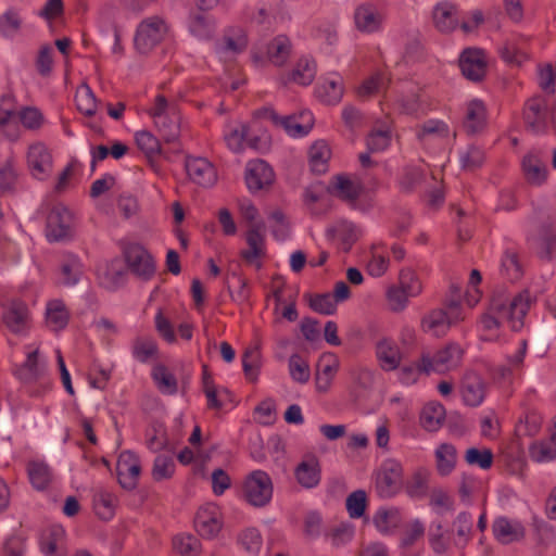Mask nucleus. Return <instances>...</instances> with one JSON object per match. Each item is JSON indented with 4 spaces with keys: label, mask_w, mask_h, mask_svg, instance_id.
<instances>
[{
    "label": "nucleus",
    "mask_w": 556,
    "mask_h": 556,
    "mask_svg": "<svg viewBox=\"0 0 556 556\" xmlns=\"http://www.w3.org/2000/svg\"><path fill=\"white\" fill-rule=\"evenodd\" d=\"M530 303L531 299L528 291L520 292L514 298L504 294L494 295L480 319V338L484 341L500 339L505 323L515 331L521 329Z\"/></svg>",
    "instance_id": "1"
},
{
    "label": "nucleus",
    "mask_w": 556,
    "mask_h": 556,
    "mask_svg": "<svg viewBox=\"0 0 556 556\" xmlns=\"http://www.w3.org/2000/svg\"><path fill=\"white\" fill-rule=\"evenodd\" d=\"M169 35L170 27L164 17L160 15L148 16L136 28L135 48L139 53L147 54L167 39Z\"/></svg>",
    "instance_id": "2"
},
{
    "label": "nucleus",
    "mask_w": 556,
    "mask_h": 556,
    "mask_svg": "<svg viewBox=\"0 0 556 556\" xmlns=\"http://www.w3.org/2000/svg\"><path fill=\"white\" fill-rule=\"evenodd\" d=\"M150 115L166 142L176 141L181 134L180 115L175 103L157 96L150 109Z\"/></svg>",
    "instance_id": "3"
},
{
    "label": "nucleus",
    "mask_w": 556,
    "mask_h": 556,
    "mask_svg": "<svg viewBox=\"0 0 556 556\" xmlns=\"http://www.w3.org/2000/svg\"><path fill=\"white\" fill-rule=\"evenodd\" d=\"M452 294H460V289L453 288ZM464 319L460 302L453 298L447 304L446 309H433L428 313L421 320V328L425 332L441 337L447 332L450 327Z\"/></svg>",
    "instance_id": "4"
},
{
    "label": "nucleus",
    "mask_w": 556,
    "mask_h": 556,
    "mask_svg": "<svg viewBox=\"0 0 556 556\" xmlns=\"http://www.w3.org/2000/svg\"><path fill=\"white\" fill-rule=\"evenodd\" d=\"M424 97L417 83L405 81L395 86L391 94L384 96V103L395 111L413 115L424 111Z\"/></svg>",
    "instance_id": "5"
},
{
    "label": "nucleus",
    "mask_w": 556,
    "mask_h": 556,
    "mask_svg": "<svg viewBox=\"0 0 556 556\" xmlns=\"http://www.w3.org/2000/svg\"><path fill=\"white\" fill-rule=\"evenodd\" d=\"M243 495L252 506L267 505L273 497V482L269 475L263 470L252 471L243 483Z\"/></svg>",
    "instance_id": "6"
},
{
    "label": "nucleus",
    "mask_w": 556,
    "mask_h": 556,
    "mask_svg": "<svg viewBox=\"0 0 556 556\" xmlns=\"http://www.w3.org/2000/svg\"><path fill=\"white\" fill-rule=\"evenodd\" d=\"M264 116L275 125L282 127L293 138L305 137L314 125V117L309 111H301L296 114L281 116L273 110H266Z\"/></svg>",
    "instance_id": "7"
},
{
    "label": "nucleus",
    "mask_w": 556,
    "mask_h": 556,
    "mask_svg": "<svg viewBox=\"0 0 556 556\" xmlns=\"http://www.w3.org/2000/svg\"><path fill=\"white\" fill-rule=\"evenodd\" d=\"M403 467L395 459L386 460L376 478V489L380 496L392 497L403 488Z\"/></svg>",
    "instance_id": "8"
},
{
    "label": "nucleus",
    "mask_w": 556,
    "mask_h": 556,
    "mask_svg": "<svg viewBox=\"0 0 556 556\" xmlns=\"http://www.w3.org/2000/svg\"><path fill=\"white\" fill-rule=\"evenodd\" d=\"M248 248L240 252L242 260L255 266L262 267V258L266 256V236L263 224L250 225L245 232Z\"/></svg>",
    "instance_id": "9"
},
{
    "label": "nucleus",
    "mask_w": 556,
    "mask_h": 556,
    "mask_svg": "<svg viewBox=\"0 0 556 556\" xmlns=\"http://www.w3.org/2000/svg\"><path fill=\"white\" fill-rule=\"evenodd\" d=\"M128 268L142 279H150L155 273V263L151 254L139 243H128L124 248Z\"/></svg>",
    "instance_id": "10"
},
{
    "label": "nucleus",
    "mask_w": 556,
    "mask_h": 556,
    "mask_svg": "<svg viewBox=\"0 0 556 556\" xmlns=\"http://www.w3.org/2000/svg\"><path fill=\"white\" fill-rule=\"evenodd\" d=\"M71 227L72 214L68 208L61 203L54 204L47 216V239L50 242L63 240L70 236Z\"/></svg>",
    "instance_id": "11"
},
{
    "label": "nucleus",
    "mask_w": 556,
    "mask_h": 556,
    "mask_svg": "<svg viewBox=\"0 0 556 556\" xmlns=\"http://www.w3.org/2000/svg\"><path fill=\"white\" fill-rule=\"evenodd\" d=\"M27 165L30 174L38 180L47 179L53 167L52 155L48 147L40 141L34 142L27 150Z\"/></svg>",
    "instance_id": "12"
},
{
    "label": "nucleus",
    "mask_w": 556,
    "mask_h": 556,
    "mask_svg": "<svg viewBox=\"0 0 556 556\" xmlns=\"http://www.w3.org/2000/svg\"><path fill=\"white\" fill-rule=\"evenodd\" d=\"M222 527V513L216 504L207 503L199 508L194 518V528L202 538H215L220 532Z\"/></svg>",
    "instance_id": "13"
},
{
    "label": "nucleus",
    "mask_w": 556,
    "mask_h": 556,
    "mask_svg": "<svg viewBox=\"0 0 556 556\" xmlns=\"http://www.w3.org/2000/svg\"><path fill=\"white\" fill-rule=\"evenodd\" d=\"M290 54V41L285 36H278L266 47H255L252 55L255 63L269 62L274 65H282Z\"/></svg>",
    "instance_id": "14"
},
{
    "label": "nucleus",
    "mask_w": 556,
    "mask_h": 556,
    "mask_svg": "<svg viewBox=\"0 0 556 556\" xmlns=\"http://www.w3.org/2000/svg\"><path fill=\"white\" fill-rule=\"evenodd\" d=\"M428 353V368L430 372L444 374L446 371L455 369L462 361L463 350L456 343H450L444 348L438 350L434 354Z\"/></svg>",
    "instance_id": "15"
},
{
    "label": "nucleus",
    "mask_w": 556,
    "mask_h": 556,
    "mask_svg": "<svg viewBox=\"0 0 556 556\" xmlns=\"http://www.w3.org/2000/svg\"><path fill=\"white\" fill-rule=\"evenodd\" d=\"M185 169L188 178L201 187H211L217 179L215 166L205 157L187 156Z\"/></svg>",
    "instance_id": "16"
},
{
    "label": "nucleus",
    "mask_w": 556,
    "mask_h": 556,
    "mask_svg": "<svg viewBox=\"0 0 556 556\" xmlns=\"http://www.w3.org/2000/svg\"><path fill=\"white\" fill-rule=\"evenodd\" d=\"M375 355L379 367L383 371H393L400 368L403 359V352L399 343L389 337L377 340Z\"/></svg>",
    "instance_id": "17"
},
{
    "label": "nucleus",
    "mask_w": 556,
    "mask_h": 556,
    "mask_svg": "<svg viewBox=\"0 0 556 556\" xmlns=\"http://www.w3.org/2000/svg\"><path fill=\"white\" fill-rule=\"evenodd\" d=\"M340 369V359L334 353H324L318 358L315 370V388L318 393H327Z\"/></svg>",
    "instance_id": "18"
},
{
    "label": "nucleus",
    "mask_w": 556,
    "mask_h": 556,
    "mask_svg": "<svg viewBox=\"0 0 556 556\" xmlns=\"http://www.w3.org/2000/svg\"><path fill=\"white\" fill-rule=\"evenodd\" d=\"M248 45V38L243 29H229L223 40L216 43L215 52L219 61L230 63L236 55L241 53Z\"/></svg>",
    "instance_id": "19"
},
{
    "label": "nucleus",
    "mask_w": 556,
    "mask_h": 556,
    "mask_svg": "<svg viewBox=\"0 0 556 556\" xmlns=\"http://www.w3.org/2000/svg\"><path fill=\"white\" fill-rule=\"evenodd\" d=\"M30 312L22 301H12L4 309L3 323L13 333L23 336L30 328Z\"/></svg>",
    "instance_id": "20"
},
{
    "label": "nucleus",
    "mask_w": 556,
    "mask_h": 556,
    "mask_svg": "<svg viewBox=\"0 0 556 556\" xmlns=\"http://www.w3.org/2000/svg\"><path fill=\"white\" fill-rule=\"evenodd\" d=\"M275 179L273 168L263 160H253L245 167V182L250 191L255 192L271 186Z\"/></svg>",
    "instance_id": "21"
},
{
    "label": "nucleus",
    "mask_w": 556,
    "mask_h": 556,
    "mask_svg": "<svg viewBox=\"0 0 556 556\" xmlns=\"http://www.w3.org/2000/svg\"><path fill=\"white\" fill-rule=\"evenodd\" d=\"M116 471L122 488L134 489L141 471L138 456L130 451L122 452L117 459Z\"/></svg>",
    "instance_id": "22"
},
{
    "label": "nucleus",
    "mask_w": 556,
    "mask_h": 556,
    "mask_svg": "<svg viewBox=\"0 0 556 556\" xmlns=\"http://www.w3.org/2000/svg\"><path fill=\"white\" fill-rule=\"evenodd\" d=\"M459 67L463 75L470 80H480L486 72V58L478 48H467L459 56Z\"/></svg>",
    "instance_id": "23"
},
{
    "label": "nucleus",
    "mask_w": 556,
    "mask_h": 556,
    "mask_svg": "<svg viewBox=\"0 0 556 556\" xmlns=\"http://www.w3.org/2000/svg\"><path fill=\"white\" fill-rule=\"evenodd\" d=\"M296 482L305 489L316 488L321 479L319 460L314 455H306L294 469Z\"/></svg>",
    "instance_id": "24"
},
{
    "label": "nucleus",
    "mask_w": 556,
    "mask_h": 556,
    "mask_svg": "<svg viewBox=\"0 0 556 556\" xmlns=\"http://www.w3.org/2000/svg\"><path fill=\"white\" fill-rule=\"evenodd\" d=\"M494 538L502 544H510L520 541L525 536L523 525L516 519L498 517L492 526Z\"/></svg>",
    "instance_id": "25"
},
{
    "label": "nucleus",
    "mask_w": 556,
    "mask_h": 556,
    "mask_svg": "<svg viewBox=\"0 0 556 556\" xmlns=\"http://www.w3.org/2000/svg\"><path fill=\"white\" fill-rule=\"evenodd\" d=\"M416 136L422 143L439 141L445 144L451 138H455V132L443 121L429 119L416 130Z\"/></svg>",
    "instance_id": "26"
},
{
    "label": "nucleus",
    "mask_w": 556,
    "mask_h": 556,
    "mask_svg": "<svg viewBox=\"0 0 556 556\" xmlns=\"http://www.w3.org/2000/svg\"><path fill=\"white\" fill-rule=\"evenodd\" d=\"M344 92L343 78L338 73H330L323 77L316 88V96L327 104H337Z\"/></svg>",
    "instance_id": "27"
},
{
    "label": "nucleus",
    "mask_w": 556,
    "mask_h": 556,
    "mask_svg": "<svg viewBox=\"0 0 556 556\" xmlns=\"http://www.w3.org/2000/svg\"><path fill=\"white\" fill-rule=\"evenodd\" d=\"M526 125L535 134L544 132L548 126L549 114L540 99L530 100L525 108Z\"/></svg>",
    "instance_id": "28"
},
{
    "label": "nucleus",
    "mask_w": 556,
    "mask_h": 556,
    "mask_svg": "<svg viewBox=\"0 0 556 556\" xmlns=\"http://www.w3.org/2000/svg\"><path fill=\"white\" fill-rule=\"evenodd\" d=\"M486 384L484 380L475 372L465 375L462 381V396L466 405L479 406L485 396Z\"/></svg>",
    "instance_id": "29"
},
{
    "label": "nucleus",
    "mask_w": 556,
    "mask_h": 556,
    "mask_svg": "<svg viewBox=\"0 0 556 556\" xmlns=\"http://www.w3.org/2000/svg\"><path fill=\"white\" fill-rule=\"evenodd\" d=\"M351 389L350 393L354 400L361 399L369 392L375 383L376 371L367 366L357 365L350 371Z\"/></svg>",
    "instance_id": "30"
},
{
    "label": "nucleus",
    "mask_w": 556,
    "mask_h": 556,
    "mask_svg": "<svg viewBox=\"0 0 556 556\" xmlns=\"http://www.w3.org/2000/svg\"><path fill=\"white\" fill-rule=\"evenodd\" d=\"M402 522V511L396 507H380L372 516V523L381 534L394 533Z\"/></svg>",
    "instance_id": "31"
},
{
    "label": "nucleus",
    "mask_w": 556,
    "mask_h": 556,
    "mask_svg": "<svg viewBox=\"0 0 556 556\" xmlns=\"http://www.w3.org/2000/svg\"><path fill=\"white\" fill-rule=\"evenodd\" d=\"M500 51L506 63L521 65L528 59L527 38L520 35H511L505 40Z\"/></svg>",
    "instance_id": "32"
},
{
    "label": "nucleus",
    "mask_w": 556,
    "mask_h": 556,
    "mask_svg": "<svg viewBox=\"0 0 556 556\" xmlns=\"http://www.w3.org/2000/svg\"><path fill=\"white\" fill-rule=\"evenodd\" d=\"M428 353H421L419 359L408 364L400 365L397 379L404 386L416 383L422 375H429Z\"/></svg>",
    "instance_id": "33"
},
{
    "label": "nucleus",
    "mask_w": 556,
    "mask_h": 556,
    "mask_svg": "<svg viewBox=\"0 0 556 556\" xmlns=\"http://www.w3.org/2000/svg\"><path fill=\"white\" fill-rule=\"evenodd\" d=\"M224 139L227 147L233 152L242 151L245 146L255 148L249 128L242 124H230L224 131Z\"/></svg>",
    "instance_id": "34"
},
{
    "label": "nucleus",
    "mask_w": 556,
    "mask_h": 556,
    "mask_svg": "<svg viewBox=\"0 0 556 556\" xmlns=\"http://www.w3.org/2000/svg\"><path fill=\"white\" fill-rule=\"evenodd\" d=\"M70 320V311L62 300L54 299L47 303L46 306V325L47 327L58 332L63 330Z\"/></svg>",
    "instance_id": "35"
},
{
    "label": "nucleus",
    "mask_w": 556,
    "mask_h": 556,
    "mask_svg": "<svg viewBox=\"0 0 556 556\" xmlns=\"http://www.w3.org/2000/svg\"><path fill=\"white\" fill-rule=\"evenodd\" d=\"M328 190L333 195L354 202L359 197L362 187L358 181L344 175H338L330 181Z\"/></svg>",
    "instance_id": "36"
},
{
    "label": "nucleus",
    "mask_w": 556,
    "mask_h": 556,
    "mask_svg": "<svg viewBox=\"0 0 556 556\" xmlns=\"http://www.w3.org/2000/svg\"><path fill=\"white\" fill-rule=\"evenodd\" d=\"M486 125V108L479 99L467 103L464 127L470 134L481 131Z\"/></svg>",
    "instance_id": "37"
},
{
    "label": "nucleus",
    "mask_w": 556,
    "mask_h": 556,
    "mask_svg": "<svg viewBox=\"0 0 556 556\" xmlns=\"http://www.w3.org/2000/svg\"><path fill=\"white\" fill-rule=\"evenodd\" d=\"M357 29L364 33H374L380 29L382 16L380 12L370 4L359 5L354 14Z\"/></svg>",
    "instance_id": "38"
},
{
    "label": "nucleus",
    "mask_w": 556,
    "mask_h": 556,
    "mask_svg": "<svg viewBox=\"0 0 556 556\" xmlns=\"http://www.w3.org/2000/svg\"><path fill=\"white\" fill-rule=\"evenodd\" d=\"M188 28L192 36L200 40H207L214 34L215 20L211 14L200 10L190 15Z\"/></svg>",
    "instance_id": "39"
},
{
    "label": "nucleus",
    "mask_w": 556,
    "mask_h": 556,
    "mask_svg": "<svg viewBox=\"0 0 556 556\" xmlns=\"http://www.w3.org/2000/svg\"><path fill=\"white\" fill-rule=\"evenodd\" d=\"M151 377L157 390L164 395H175L178 392V380L164 364H155Z\"/></svg>",
    "instance_id": "40"
},
{
    "label": "nucleus",
    "mask_w": 556,
    "mask_h": 556,
    "mask_svg": "<svg viewBox=\"0 0 556 556\" xmlns=\"http://www.w3.org/2000/svg\"><path fill=\"white\" fill-rule=\"evenodd\" d=\"M94 514L102 520H111L117 507V496L105 489L98 490L93 495Z\"/></svg>",
    "instance_id": "41"
},
{
    "label": "nucleus",
    "mask_w": 556,
    "mask_h": 556,
    "mask_svg": "<svg viewBox=\"0 0 556 556\" xmlns=\"http://www.w3.org/2000/svg\"><path fill=\"white\" fill-rule=\"evenodd\" d=\"M432 18L435 27L442 33L453 30L458 23L456 8L448 2L438 3L433 9Z\"/></svg>",
    "instance_id": "42"
},
{
    "label": "nucleus",
    "mask_w": 556,
    "mask_h": 556,
    "mask_svg": "<svg viewBox=\"0 0 556 556\" xmlns=\"http://www.w3.org/2000/svg\"><path fill=\"white\" fill-rule=\"evenodd\" d=\"M522 170L527 181L533 186L542 185L547 178L545 163L535 154H528L522 160Z\"/></svg>",
    "instance_id": "43"
},
{
    "label": "nucleus",
    "mask_w": 556,
    "mask_h": 556,
    "mask_svg": "<svg viewBox=\"0 0 556 556\" xmlns=\"http://www.w3.org/2000/svg\"><path fill=\"white\" fill-rule=\"evenodd\" d=\"M202 390L207 399L210 408L219 409L224 406V399L228 395L225 388H218L206 366L202 370Z\"/></svg>",
    "instance_id": "44"
},
{
    "label": "nucleus",
    "mask_w": 556,
    "mask_h": 556,
    "mask_svg": "<svg viewBox=\"0 0 556 556\" xmlns=\"http://www.w3.org/2000/svg\"><path fill=\"white\" fill-rule=\"evenodd\" d=\"M131 355L139 363L147 364L159 356V346L152 337H138L134 340Z\"/></svg>",
    "instance_id": "45"
},
{
    "label": "nucleus",
    "mask_w": 556,
    "mask_h": 556,
    "mask_svg": "<svg viewBox=\"0 0 556 556\" xmlns=\"http://www.w3.org/2000/svg\"><path fill=\"white\" fill-rule=\"evenodd\" d=\"M31 485L39 491L46 490L53 479L52 469L42 460H31L27 465Z\"/></svg>",
    "instance_id": "46"
},
{
    "label": "nucleus",
    "mask_w": 556,
    "mask_h": 556,
    "mask_svg": "<svg viewBox=\"0 0 556 556\" xmlns=\"http://www.w3.org/2000/svg\"><path fill=\"white\" fill-rule=\"evenodd\" d=\"M84 273V265L81 261L74 254H67L64 256L61 273H60V282L67 287H73L81 278Z\"/></svg>",
    "instance_id": "47"
},
{
    "label": "nucleus",
    "mask_w": 556,
    "mask_h": 556,
    "mask_svg": "<svg viewBox=\"0 0 556 556\" xmlns=\"http://www.w3.org/2000/svg\"><path fill=\"white\" fill-rule=\"evenodd\" d=\"M330 233L341 242L342 249L348 251L361 235L359 228L348 220H339L330 226Z\"/></svg>",
    "instance_id": "48"
},
{
    "label": "nucleus",
    "mask_w": 556,
    "mask_h": 556,
    "mask_svg": "<svg viewBox=\"0 0 556 556\" xmlns=\"http://www.w3.org/2000/svg\"><path fill=\"white\" fill-rule=\"evenodd\" d=\"M331 151L328 143L324 140L316 141L308 151V161L311 169L316 174H324L328 169V162Z\"/></svg>",
    "instance_id": "49"
},
{
    "label": "nucleus",
    "mask_w": 556,
    "mask_h": 556,
    "mask_svg": "<svg viewBox=\"0 0 556 556\" xmlns=\"http://www.w3.org/2000/svg\"><path fill=\"white\" fill-rule=\"evenodd\" d=\"M390 83V78L383 71H378L364 79V81L357 88V94L359 98L367 99L375 94H379L384 91Z\"/></svg>",
    "instance_id": "50"
},
{
    "label": "nucleus",
    "mask_w": 556,
    "mask_h": 556,
    "mask_svg": "<svg viewBox=\"0 0 556 556\" xmlns=\"http://www.w3.org/2000/svg\"><path fill=\"white\" fill-rule=\"evenodd\" d=\"M317 73L315 61L309 56H302L291 72L290 79L299 85H309Z\"/></svg>",
    "instance_id": "51"
},
{
    "label": "nucleus",
    "mask_w": 556,
    "mask_h": 556,
    "mask_svg": "<svg viewBox=\"0 0 556 556\" xmlns=\"http://www.w3.org/2000/svg\"><path fill=\"white\" fill-rule=\"evenodd\" d=\"M389 268V258L384 244H374L367 262V271L372 277H381Z\"/></svg>",
    "instance_id": "52"
},
{
    "label": "nucleus",
    "mask_w": 556,
    "mask_h": 556,
    "mask_svg": "<svg viewBox=\"0 0 556 556\" xmlns=\"http://www.w3.org/2000/svg\"><path fill=\"white\" fill-rule=\"evenodd\" d=\"M445 418V409L438 402L428 403L421 410L420 422L428 431L437 430Z\"/></svg>",
    "instance_id": "53"
},
{
    "label": "nucleus",
    "mask_w": 556,
    "mask_h": 556,
    "mask_svg": "<svg viewBox=\"0 0 556 556\" xmlns=\"http://www.w3.org/2000/svg\"><path fill=\"white\" fill-rule=\"evenodd\" d=\"M529 455L535 463L553 462L556 459V443L549 438L535 441L529 448Z\"/></svg>",
    "instance_id": "54"
},
{
    "label": "nucleus",
    "mask_w": 556,
    "mask_h": 556,
    "mask_svg": "<svg viewBox=\"0 0 556 556\" xmlns=\"http://www.w3.org/2000/svg\"><path fill=\"white\" fill-rule=\"evenodd\" d=\"M392 138L391 128L388 124L382 123L377 125L367 138V148L370 152L384 151Z\"/></svg>",
    "instance_id": "55"
},
{
    "label": "nucleus",
    "mask_w": 556,
    "mask_h": 556,
    "mask_svg": "<svg viewBox=\"0 0 556 556\" xmlns=\"http://www.w3.org/2000/svg\"><path fill=\"white\" fill-rule=\"evenodd\" d=\"M397 285L412 298H416L422 292L421 279L412 267H404L400 270Z\"/></svg>",
    "instance_id": "56"
},
{
    "label": "nucleus",
    "mask_w": 556,
    "mask_h": 556,
    "mask_svg": "<svg viewBox=\"0 0 556 556\" xmlns=\"http://www.w3.org/2000/svg\"><path fill=\"white\" fill-rule=\"evenodd\" d=\"M76 104L80 113L92 117L97 113L98 100L88 85H81L76 91Z\"/></svg>",
    "instance_id": "57"
},
{
    "label": "nucleus",
    "mask_w": 556,
    "mask_h": 556,
    "mask_svg": "<svg viewBox=\"0 0 556 556\" xmlns=\"http://www.w3.org/2000/svg\"><path fill=\"white\" fill-rule=\"evenodd\" d=\"M23 23L20 10L16 8L8 9L0 16V33L7 38H13L18 33Z\"/></svg>",
    "instance_id": "58"
},
{
    "label": "nucleus",
    "mask_w": 556,
    "mask_h": 556,
    "mask_svg": "<svg viewBox=\"0 0 556 556\" xmlns=\"http://www.w3.org/2000/svg\"><path fill=\"white\" fill-rule=\"evenodd\" d=\"M135 141L138 149L152 161L161 153V144L159 139L150 131L140 130L135 134Z\"/></svg>",
    "instance_id": "59"
},
{
    "label": "nucleus",
    "mask_w": 556,
    "mask_h": 556,
    "mask_svg": "<svg viewBox=\"0 0 556 556\" xmlns=\"http://www.w3.org/2000/svg\"><path fill=\"white\" fill-rule=\"evenodd\" d=\"M484 151L475 144L468 146L459 152V163L465 170H475L482 165Z\"/></svg>",
    "instance_id": "60"
},
{
    "label": "nucleus",
    "mask_w": 556,
    "mask_h": 556,
    "mask_svg": "<svg viewBox=\"0 0 556 556\" xmlns=\"http://www.w3.org/2000/svg\"><path fill=\"white\" fill-rule=\"evenodd\" d=\"M435 457L439 472L441 475H447L455 466L456 450L451 444H441L435 451Z\"/></svg>",
    "instance_id": "61"
},
{
    "label": "nucleus",
    "mask_w": 556,
    "mask_h": 556,
    "mask_svg": "<svg viewBox=\"0 0 556 556\" xmlns=\"http://www.w3.org/2000/svg\"><path fill=\"white\" fill-rule=\"evenodd\" d=\"M17 117L22 126L29 130H38L45 123L42 112L36 106H22Z\"/></svg>",
    "instance_id": "62"
},
{
    "label": "nucleus",
    "mask_w": 556,
    "mask_h": 556,
    "mask_svg": "<svg viewBox=\"0 0 556 556\" xmlns=\"http://www.w3.org/2000/svg\"><path fill=\"white\" fill-rule=\"evenodd\" d=\"M409 298L399 285L390 286L386 292L388 308L393 313L403 312L408 306Z\"/></svg>",
    "instance_id": "63"
},
{
    "label": "nucleus",
    "mask_w": 556,
    "mask_h": 556,
    "mask_svg": "<svg viewBox=\"0 0 556 556\" xmlns=\"http://www.w3.org/2000/svg\"><path fill=\"white\" fill-rule=\"evenodd\" d=\"M173 547L182 556H198L201 543L194 535L179 534L173 539Z\"/></svg>",
    "instance_id": "64"
}]
</instances>
